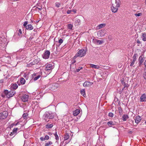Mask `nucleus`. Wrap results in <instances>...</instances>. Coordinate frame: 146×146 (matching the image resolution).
I'll list each match as a JSON object with an SVG mask.
<instances>
[{
	"label": "nucleus",
	"mask_w": 146,
	"mask_h": 146,
	"mask_svg": "<svg viewBox=\"0 0 146 146\" xmlns=\"http://www.w3.org/2000/svg\"><path fill=\"white\" fill-rule=\"evenodd\" d=\"M15 93V91L14 90L9 91L7 90H5L1 94V96L3 98H4L5 96H6L7 98H10L12 97Z\"/></svg>",
	"instance_id": "nucleus-1"
},
{
	"label": "nucleus",
	"mask_w": 146,
	"mask_h": 146,
	"mask_svg": "<svg viewBox=\"0 0 146 146\" xmlns=\"http://www.w3.org/2000/svg\"><path fill=\"white\" fill-rule=\"evenodd\" d=\"M7 39L4 38H0V49L1 50H5L7 44L6 42Z\"/></svg>",
	"instance_id": "nucleus-2"
},
{
	"label": "nucleus",
	"mask_w": 146,
	"mask_h": 146,
	"mask_svg": "<svg viewBox=\"0 0 146 146\" xmlns=\"http://www.w3.org/2000/svg\"><path fill=\"white\" fill-rule=\"evenodd\" d=\"M115 1V4H112V6L111 7V9L112 12L114 13L117 12L118 10V7L120 6V4L117 2L116 0Z\"/></svg>",
	"instance_id": "nucleus-3"
},
{
	"label": "nucleus",
	"mask_w": 146,
	"mask_h": 146,
	"mask_svg": "<svg viewBox=\"0 0 146 146\" xmlns=\"http://www.w3.org/2000/svg\"><path fill=\"white\" fill-rule=\"evenodd\" d=\"M86 51L84 50V49H82L78 51L75 56L74 58L78 57H82L86 54Z\"/></svg>",
	"instance_id": "nucleus-4"
},
{
	"label": "nucleus",
	"mask_w": 146,
	"mask_h": 146,
	"mask_svg": "<svg viewBox=\"0 0 146 146\" xmlns=\"http://www.w3.org/2000/svg\"><path fill=\"white\" fill-rule=\"evenodd\" d=\"M55 115V113L46 112L44 114V116L45 118L52 119L54 117Z\"/></svg>",
	"instance_id": "nucleus-5"
},
{
	"label": "nucleus",
	"mask_w": 146,
	"mask_h": 146,
	"mask_svg": "<svg viewBox=\"0 0 146 146\" xmlns=\"http://www.w3.org/2000/svg\"><path fill=\"white\" fill-rule=\"evenodd\" d=\"M8 115V112L4 111L0 113V119H5L7 118Z\"/></svg>",
	"instance_id": "nucleus-6"
},
{
	"label": "nucleus",
	"mask_w": 146,
	"mask_h": 146,
	"mask_svg": "<svg viewBox=\"0 0 146 146\" xmlns=\"http://www.w3.org/2000/svg\"><path fill=\"white\" fill-rule=\"evenodd\" d=\"M50 54L49 50H46L42 54L43 58L45 59H48L49 58Z\"/></svg>",
	"instance_id": "nucleus-7"
},
{
	"label": "nucleus",
	"mask_w": 146,
	"mask_h": 146,
	"mask_svg": "<svg viewBox=\"0 0 146 146\" xmlns=\"http://www.w3.org/2000/svg\"><path fill=\"white\" fill-rule=\"evenodd\" d=\"M53 68V66L51 64H49L46 66L44 70L48 72V74H50Z\"/></svg>",
	"instance_id": "nucleus-8"
},
{
	"label": "nucleus",
	"mask_w": 146,
	"mask_h": 146,
	"mask_svg": "<svg viewBox=\"0 0 146 146\" xmlns=\"http://www.w3.org/2000/svg\"><path fill=\"white\" fill-rule=\"evenodd\" d=\"M121 83L124 86L122 89V90H123L125 88H127L129 87V85L127 84V81H125L124 78H122L121 80Z\"/></svg>",
	"instance_id": "nucleus-9"
},
{
	"label": "nucleus",
	"mask_w": 146,
	"mask_h": 146,
	"mask_svg": "<svg viewBox=\"0 0 146 146\" xmlns=\"http://www.w3.org/2000/svg\"><path fill=\"white\" fill-rule=\"evenodd\" d=\"M93 84V82L86 81L83 84V86L85 87H89L91 86Z\"/></svg>",
	"instance_id": "nucleus-10"
},
{
	"label": "nucleus",
	"mask_w": 146,
	"mask_h": 146,
	"mask_svg": "<svg viewBox=\"0 0 146 146\" xmlns=\"http://www.w3.org/2000/svg\"><path fill=\"white\" fill-rule=\"evenodd\" d=\"M29 98V96L25 94L23 95L21 99L22 101L24 102L27 101Z\"/></svg>",
	"instance_id": "nucleus-11"
},
{
	"label": "nucleus",
	"mask_w": 146,
	"mask_h": 146,
	"mask_svg": "<svg viewBox=\"0 0 146 146\" xmlns=\"http://www.w3.org/2000/svg\"><path fill=\"white\" fill-rule=\"evenodd\" d=\"M141 102H145L146 101V96L145 94H143L140 98Z\"/></svg>",
	"instance_id": "nucleus-12"
},
{
	"label": "nucleus",
	"mask_w": 146,
	"mask_h": 146,
	"mask_svg": "<svg viewBox=\"0 0 146 146\" xmlns=\"http://www.w3.org/2000/svg\"><path fill=\"white\" fill-rule=\"evenodd\" d=\"M135 122L136 123H138L141 120V117L139 116H136L134 118Z\"/></svg>",
	"instance_id": "nucleus-13"
},
{
	"label": "nucleus",
	"mask_w": 146,
	"mask_h": 146,
	"mask_svg": "<svg viewBox=\"0 0 146 146\" xmlns=\"http://www.w3.org/2000/svg\"><path fill=\"white\" fill-rule=\"evenodd\" d=\"M40 60L39 58H37L34 60L33 61L31 62V65H35L38 64Z\"/></svg>",
	"instance_id": "nucleus-14"
},
{
	"label": "nucleus",
	"mask_w": 146,
	"mask_h": 146,
	"mask_svg": "<svg viewBox=\"0 0 146 146\" xmlns=\"http://www.w3.org/2000/svg\"><path fill=\"white\" fill-rule=\"evenodd\" d=\"M18 128H14L12 131V132H11L10 133V135L12 136L13 135L15 134L17 132V131L18 129H19Z\"/></svg>",
	"instance_id": "nucleus-15"
},
{
	"label": "nucleus",
	"mask_w": 146,
	"mask_h": 146,
	"mask_svg": "<svg viewBox=\"0 0 146 146\" xmlns=\"http://www.w3.org/2000/svg\"><path fill=\"white\" fill-rule=\"evenodd\" d=\"M18 87V86L16 84H11V89H13L15 90L17 89Z\"/></svg>",
	"instance_id": "nucleus-16"
},
{
	"label": "nucleus",
	"mask_w": 146,
	"mask_h": 146,
	"mask_svg": "<svg viewBox=\"0 0 146 146\" xmlns=\"http://www.w3.org/2000/svg\"><path fill=\"white\" fill-rule=\"evenodd\" d=\"M129 118L127 114L124 115L121 118V119L124 121H125Z\"/></svg>",
	"instance_id": "nucleus-17"
},
{
	"label": "nucleus",
	"mask_w": 146,
	"mask_h": 146,
	"mask_svg": "<svg viewBox=\"0 0 146 146\" xmlns=\"http://www.w3.org/2000/svg\"><path fill=\"white\" fill-rule=\"evenodd\" d=\"M80 112L79 109H77L76 110L73 112V114L74 116H76L78 115Z\"/></svg>",
	"instance_id": "nucleus-18"
},
{
	"label": "nucleus",
	"mask_w": 146,
	"mask_h": 146,
	"mask_svg": "<svg viewBox=\"0 0 146 146\" xmlns=\"http://www.w3.org/2000/svg\"><path fill=\"white\" fill-rule=\"evenodd\" d=\"M26 28L27 30H32L33 29V27L31 25L29 24L27 26Z\"/></svg>",
	"instance_id": "nucleus-19"
},
{
	"label": "nucleus",
	"mask_w": 146,
	"mask_h": 146,
	"mask_svg": "<svg viewBox=\"0 0 146 146\" xmlns=\"http://www.w3.org/2000/svg\"><path fill=\"white\" fill-rule=\"evenodd\" d=\"M106 25L105 24H101L99 25L97 27L98 29H100L104 27Z\"/></svg>",
	"instance_id": "nucleus-20"
},
{
	"label": "nucleus",
	"mask_w": 146,
	"mask_h": 146,
	"mask_svg": "<svg viewBox=\"0 0 146 146\" xmlns=\"http://www.w3.org/2000/svg\"><path fill=\"white\" fill-rule=\"evenodd\" d=\"M69 134L68 133H66L64 137V140L66 141L69 139Z\"/></svg>",
	"instance_id": "nucleus-21"
},
{
	"label": "nucleus",
	"mask_w": 146,
	"mask_h": 146,
	"mask_svg": "<svg viewBox=\"0 0 146 146\" xmlns=\"http://www.w3.org/2000/svg\"><path fill=\"white\" fill-rule=\"evenodd\" d=\"M142 40L143 41H146V33H142Z\"/></svg>",
	"instance_id": "nucleus-22"
},
{
	"label": "nucleus",
	"mask_w": 146,
	"mask_h": 146,
	"mask_svg": "<svg viewBox=\"0 0 146 146\" xmlns=\"http://www.w3.org/2000/svg\"><path fill=\"white\" fill-rule=\"evenodd\" d=\"M107 124L110 127H111L112 126L111 125H115V122H113L112 121H109L108 122Z\"/></svg>",
	"instance_id": "nucleus-23"
},
{
	"label": "nucleus",
	"mask_w": 146,
	"mask_h": 146,
	"mask_svg": "<svg viewBox=\"0 0 146 146\" xmlns=\"http://www.w3.org/2000/svg\"><path fill=\"white\" fill-rule=\"evenodd\" d=\"M90 66L92 68L96 69H98L100 68L99 66L93 64H91Z\"/></svg>",
	"instance_id": "nucleus-24"
},
{
	"label": "nucleus",
	"mask_w": 146,
	"mask_h": 146,
	"mask_svg": "<svg viewBox=\"0 0 146 146\" xmlns=\"http://www.w3.org/2000/svg\"><path fill=\"white\" fill-rule=\"evenodd\" d=\"M20 82L23 85L25 84L26 80L24 78H21L20 79Z\"/></svg>",
	"instance_id": "nucleus-25"
},
{
	"label": "nucleus",
	"mask_w": 146,
	"mask_h": 146,
	"mask_svg": "<svg viewBox=\"0 0 146 146\" xmlns=\"http://www.w3.org/2000/svg\"><path fill=\"white\" fill-rule=\"evenodd\" d=\"M53 126L52 124H48L46 125V128L49 129L52 128Z\"/></svg>",
	"instance_id": "nucleus-26"
},
{
	"label": "nucleus",
	"mask_w": 146,
	"mask_h": 146,
	"mask_svg": "<svg viewBox=\"0 0 146 146\" xmlns=\"http://www.w3.org/2000/svg\"><path fill=\"white\" fill-rule=\"evenodd\" d=\"M80 93L82 96H83L84 97H85L84 96L86 95L85 90L82 89L81 90Z\"/></svg>",
	"instance_id": "nucleus-27"
},
{
	"label": "nucleus",
	"mask_w": 146,
	"mask_h": 146,
	"mask_svg": "<svg viewBox=\"0 0 146 146\" xmlns=\"http://www.w3.org/2000/svg\"><path fill=\"white\" fill-rule=\"evenodd\" d=\"M52 144V143L51 141H49L46 143L45 144V146H49Z\"/></svg>",
	"instance_id": "nucleus-28"
},
{
	"label": "nucleus",
	"mask_w": 146,
	"mask_h": 146,
	"mask_svg": "<svg viewBox=\"0 0 146 146\" xmlns=\"http://www.w3.org/2000/svg\"><path fill=\"white\" fill-rule=\"evenodd\" d=\"M140 59V61L139 63L141 64L143 62L144 59H143L141 56H140L139 57Z\"/></svg>",
	"instance_id": "nucleus-29"
},
{
	"label": "nucleus",
	"mask_w": 146,
	"mask_h": 146,
	"mask_svg": "<svg viewBox=\"0 0 146 146\" xmlns=\"http://www.w3.org/2000/svg\"><path fill=\"white\" fill-rule=\"evenodd\" d=\"M103 41L102 40H97L96 42L98 44H101L103 42Z\"/></svg>",
	"instance_id": "nucleus-30"
},
{
	"label": "nucleus",
	"mask_w": 146,
	"mask_h": 146,
	"mask_svg": "<svg viewBox=\"0 0 146 146\" xmlns=\"http://www.w3.org/2000/svg\"><path fill=\"white\" fill-rule=\"evenodd\" d=\"M54 135L55 137V139L56 140H58L59 139V137L58 135L57 134V132H56L54 134Z\"/></svg>",
	"instance_id": "nucleus-31"
},
{
	"label": "nucleus",
	"mask_w": 146,
	"mask_h": 146,
	"mask_svg": "<svg viewBox=\"0 0 146 146\" xmlns=\"http://www.w3.org/2000/svg\"><path fill=\"white\" fill-rule=\"evenodd\" d=\"M27 114L26 113H24L22 117L24 119H26L27 118Z\"/></svg>",
	"instance_id": "nucleus-32"
},
{
	"label": "nucleus",
	"mask_w": 146,
	"mask_h": 146,
	"mask_svg": "<svg viewBox=\"0 0 146 146\" xmlns=\"http://www.w3.org/2000/svg\"><path fill=\"white\" fill-rule=\"evenodd\" d=\"M73 27V25L71 24H69L68 25V29H72Z\"/></svg>",
	"instance_id": "nucleus-33"
},
{
	"label": "nucleus",
	"mask_w": 146,
	"mask_h": 146,
	"mask_svg": "<svg viewBox=\"0 0 146 146\" xmlns=\"http://www.w3.org/2000/svg\"><path fill=\"white\" fill-rule=\"evenodd\" d=\"M55 5L57 7H59L61 5V3H60L56 2L55 3Z\"/></svg>",
	"instance_id": "nucleus-34"
},
{
	"label": "nucleus",
	"mask_w": 146,
	"mask_h": 146,
	"mask_svg": "<svg viewBox=\"0 0 146 146\" xmlns=\"http://www.w3.org/2000/svg\"><path fill=\"white\" fill-rule=\"evenodd\" d=\"M40 75H38V76H37L34 78V80L36 81V80H37L39 78H40Z\"/></svg>",
	"instance_id": "nucleus-35"
},
{
	"label": "nucleus",
	"mask_w": 146,
	"mask_h": 146,
	"mask_svg": "<svg viewBox=\"0 0 146 146\" xmlns=\"http://www.w3.org/2000/svg\"><path fill=\"white\" fill-rule=\"evenodd\" d=\"M75 56H74V57L73 58L72 60V64H73L74 63H75L76 62V60H75L76 59V58H74Z\"/></svg>",
	"instance_id": "nucleus-36"
},
{
	"label": "nucleus",
	"mask_w": 146,
	"mask_h": 146,
	"mask_svg": "<svg viewBox=\"0 0 146 146\" xmlns=\"http://www.w3.org/2000/svg\"><path fill=\"white\" fill-rule=\"evenodd\" d=\"M83 68L82 67H79V68L78 69H76V70L75 71V72H78L80 70H81Z\"/></svg>",
	"instance_id": "nucleus-37"
},
{
	"label": "nucleus",
	"mask_w": 146,
	"mask_h": 146,
	"mask_svg": "<svg viewBox=\"0 0 146 146\" xmlns=\"http://www.w3.org/2000/svg\"><path fill=\"white\" fill-rule=\"evenodd\" d=\"M142 15V13H136L135 14V15L136 17H138L141 16Z\"/></svg>",
	"instance_id": "nucleus-38"
},
{
	"label": "nucleus",
	"mask_w": 146,
	"mask_h": 146,
	"mask_svg": "<svg viewBox=\"0 0 146 146\" xmlns=\"http://www.w3.org/2000/svg\"><path fill=\"white\" fill-rule=\"evenodd\" d=\"M138 55L137 54L135 53L134 54L133 56V59H137V56Z\"/></svg>",
	"instance_id": "nucleus-39"
},
{
	"label": "nucleus",
	"mask_w": 146,
	"mask_h": 146,
	"mask_svg": "<svg viewBox=\"0 0 146 146\" xmlns=\"http://www.w3.org/2000/svg\"><path fill=\"white\" fill-rule=\"evenodd\" d=\"M108 115L109 117H112L113 116V114L112 112H110L109 113Z\"/></svg>",
	"instance_id": "nucleus-40"
},
{
	"label": "nucleus",
	"mask_w": 146,
	"mask_h": 146,
	"mask_svg": "<svg viewBox=\"0 0 146 146\" xmlns=\"http://www.w3.org/2000/svg\"><path fill=\"white\" fill-rule=\"evenodd\" d=\"M28 22L27 21H25L23 23V25L26 28V27L27 25L28 24Z\"/></svg>",
	"instance_id": "nucleus-41"
},
{
	"label": "nucleus",
	"mask_w": 146,
	"mask_h": 146,
	"mask_svg": "<svg viewBox=\"0 0 146 146\" xmlns=\"http://www.w3.org/2000/svg\"><path fill=\"white\" fill-rule=\"evenodd\" d=\"M45 140H48L49 138V137L48 135H46L44 137Z\"/></svg>",
	"instance_id": "nucleus-42"
},
{
	"label": "nucleus",
	"mask_w": 146,
	"mask_h": 146,
	"mask_svg": "<svg viewBox=\"0 0 146 146\" xmlns=\"http://www.w3.org/2000/svg\"><path fill=\"white\" fill-rule=\"evenodd\" d=\"M118 109L119 113H121L122 112V109L121 107H119Z\"/></svg>",
	"instance_id": "nucleus-43"
},
{
	"label": "nucleus",
	"mask_w": 146,
	"mask_h": 146,
	"mask_svg": "<svg viewBox=\"0 0 146 146\" xmlns=\"http://www.w3.org/2000/svg\"><path fill=\"white\" fill-rule=\"evenodd\" d=\"M63 42V40L62 39H60L58 40V42L60 44H61Z\"/></svg>",
	"instance_id": "nucleus-44"
},
{
	"label": "nucleus",
	"mask_w": 146,
	"mask_h": 146,
	"mask_svg": "<svg viewBox=\"0 0 146 146\" xmlns=\"http://www.w3.org/2000/svg\"><path fill=\"white\" fill-rule=\"evenodd\" d=\"M80 22V20L79 19L75 21V23L76 24L77 23V25H78V24L79 23V22Z\"/></svg>",
	"instance_id": "nucleus-45"
},
{
	"label": "nucleus",
	"mask_w": 146,
	"mask_h": 146,
	"mask_svg": "<svg viewBox=\"0 0 146 146\" xmlns=\"http://www.w3.org/2000/svg\"><path fill=\"white\" fill-rule=\"evenodd\" d=\"M135 62H134V61H132V62H131V63L130 65V66H133L134 65Z\"/></svg>",
	"instance_id": "nucleus-46"
},
{
	"label": "nucleus",
	"mask_w": 146,
	"mask_h": 146,
	"mask_svg": "<svg viewBox=\"0 0 146 146\" xmlns=\"http://www.w3.org/2000/svg\"><path fill=\"white\" fill-rule=\"evenodd\" d=\"M144 78L146 80V72H145L144 73V74H143V76Z\"/></svg>",
	"instance_id": "nucleus-47"
},
{
	"label": "nucleus",
	"mask_w": 146,
	"mask_h": 146,
	"mask_svg": "<svg viewBox=\"0 0 146 146\" xmlns=\"http://www.w3.org/2000/svg\"><path fill=\"white\" fill-rule=\"evenodd\" d=\"M72 11V10H68L67 11V13L68 14H70Z\"/></svg>",
	"instance_id": "nucleus-48"
},
{
	"label": "nucleus",
	"mask_w": 146,
	"mask_h": 146,
	"mask_svg": "<svg viewBox=\"0 0 146 146\" xmlns=\"http://www.w3.org/2000/svg\"><path fill=\"white\" fill-rule=\"evenodd\" d=\"M40 139L41 141H44L45 140L44 138L43 137H40Z\"/></svg>",
	"instance_id": "nucleus-49"
},
{
	"label": "nucleus",
	"mask_w": 146,
	"mask_h": 146,
	"mask_svg": "<svg viewBox=\"0 0 146 146\" xmlns=\"http://www.w3.org/2000/svg\"><path fill=\"white\" fill-rule=\"evenodd\" d=\"M4 81V80L3 79H1L0 80V83L1 84Z\"/></svg>",
	"instance_id": "nucleus-50"
},
{
	"label": "nucleus",
	"mask_w": 146,
	"mask_h": 146,
	"mask_svg": "<svg viewBox=\"0 0 146 146\" xmlns=\"http://www.w3.org/2000/svg\"><path fill=\"white\" fill-rule=\"evenodd\" d=\"M137 43L138 44H140L141 43V42L140 41V40L138 39L137 40Z\"/></svg>",
	"instance_id": "nucleus-51"
},
{
	"label": "nucleus",
	"mask_w": 146,
	"mask_h": 146,
	"mask_svg": "<svg viewBox=\"0 0 146 146\" xmlns=\"http://www.w3.org/2000/svg\"><path fill=\"white\" fill-rule=\"evenodd\" d=\"M144 64L145 66V67L146 68V60H145V61Z\"/></svg>",
	"instance_id": "nucleus-52"
},
{
	"label": "nucleus",
	"mask_w": 146,
	"mask_h": 146,
	"mask_svg": "<svg viewBox=\"0 0 146 146\" xmlns=\"http://www.w3.org/2000/svg\"><path fill=\"white\" fill-rule=\"evenodd\" d=\"M19 32L20 33V34H22V31L21 30V29H19Z\"/></svg>",
	"instance_id": "nucleus-53"
},
{
	"label": "nucleus",
	"mask_w": 146,
	"mask_h": 146,
	"mask_svg": "<svg viewBox=\"0 0 146 146\" xmlns=\"http://www.w3.org/2000/svg\"><path fill=\"white\" fill-rule=\"evenodd\" d=\"M18 123H19L18 122H17V123H14V126H16L18 124Z\"/></svg>",
	"instance_id": "nucleus-54"
},
{
	"label": "nucleus",
	"mask_w": 146,
	"mask_h": 146,
	"mask_svg": "<svg viewBox=\"0 0 146 146\" xmlns=\"http://www.w3.org/2000/svg\"><path fill=\"white\" fill-rule=\"evenodd\" d=\"M72 11L74 13H76V10H74V9H73L72 10Z\"/></svg>",
	"instance_id": "nucleus-55"
},
{
	"label": "nucleus",
	"mask_w": 146,
	"mask_h": 146,
	"mask_svg": "<svg viewBox=\"0 0 146 146\" xmlns=\"http://www.w3.org/2000/svg\"><path fill=\"white\" fill-rule=\"evenodd\" d=\"M13 126H14V123H12L11 124V127H13Z\"/></svg>",
	"instance_id": "nucleus-56"
},
{
	"label": "nucleus",
	"mask_w": 146,
	"mask_h": 146,
	"mask_svg": "<svg viewBox=\"0 0 146 146\" xmlns=\"http://www.w3.org/2000/svg\"><path fill=\"white\" fill-rule=\"evenodd\" d=\"M136 59H133L132 61L135 62L136 61Z\"/></svg>",
	"instance_id": "nucleus-57"
},
{
	"label": "nucleus",
	"mask_w": 146,
	"mask_h": 146,
	"mask_svg": "<svg viewBox=\"0 0 146 146\" xmlns=\"http://www.w3.org/2000/svg\"><path fill=\"white\" fill-rule=\"evenodd\" d=\"M136 59H133L132 61L135 62L136 61Z\"/></svg>",
	"instance_id": "nucleus-58"
},
{
	"label": "nucleus",
	"mask_w": 146,
	"mask_h": 146,
	"mask_svg": "<svg viewBox=\"0 0 146 146\" xmlns=\"http://www.w3.org/2000/svg\"><path fill=\"white\" fill-rule=\"evenodd\" d=\"M38 9L39 11H40L42 9V8L41 7L40 8H38Z\"/></svg>",
	"instance_id": "nucleus-59"
},
{
	"label": "nucleus",
	"mask_w": 146,
	"mask_h": 146,
	"mask_svg": "<svg viewBox=\"0 0 146 146\" xmlns=\"http://www.w3.org/2000/svg\"><path fill=\"white\" fill-rule=\"evenodd\" d=\"M129 133L130 134H131L132 133V131H130L129 132Z\"/></svg>",
	"instance_id": "nucleus-60"
},
{
	"label": "nucleus",
	"mask_w": 146,
	"mask_h": 146,
	"mask_svg": "<svg viewBox=\"0 0 146 146\" xmlns=\"http://www.w3.org/2000/svg\"><path fill=\"white\" fill-rule=\"evenodd\" d=\"M145 123L146 124V121H145Z\"/></svg>",
	"instance_id": "nucleus-61"
},
{
	"label": "nucleus",
	"mask_w": 146,
	"mask_h": 146,
	"mask_svg": "<svg viewBox=\"0 0 146 146\" xmlns=\"http://www.w3.org/2000/svg\"><path fill=\"white\" fill-rule=\"evenodd\" d=\"M145 4H146V0H145Z\"/></svg>",
	"instance_id": "nucleus-62"
},
{
	"label": "nucleus",
	"mask_w": 146,
	"mask_h": 146,
	"mask_svg": "<svg viewBox=\"0 0 146 146\" xmlns=\"http://www.w3.org/2000/svg\"><path fill=\"white\" fill-rule=\"evenodd\" d=\"M70 140L69 141V142H68V143H69V142H70Z\"/></svg>",
	"instance_id": "nucleus-63"
},
{
	"label": "nucleus",
	"mask_w": 146,
	"mask_h": 146,
	"mask_svg": "<svg viewBox=\"0 0 146 146\" xmlns=\"http://www.w3.org/2000/svg\"><path fill=\"white\" fill-rule=\"evenodd\" d=\"M51 146H53V145H51Z\"/></svg>",
	"instance_id": "nucleus-64"
}]
</instances>
